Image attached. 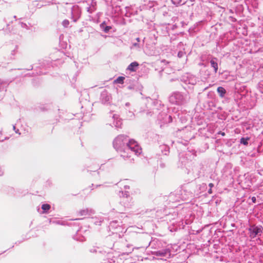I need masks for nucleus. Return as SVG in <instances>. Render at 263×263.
<instances>
[{
	"mask_svg": "<svg viewBox=\"0 0 263 263\" xmlns=\"http://www.w3.org/2000/svg\"><path fill=\"white\" fill-rule=\"evenodd\" d=\"M139 63L137 62H133L131 63L127 68V70L132 72H135L139 67Z\"/></svg>",
	"mask_w": 263,
	"mask_h": 263,
	"instance_id": "1a4fd4ad",
	"label": "nucleus"
},
{
	"mask_svg": "<svg viewBox=\"0 0 263 263\" xmlns=\"http://www.w3.org/2000/svg\"><path fill=\"white\" fill-rule=\"evenodd\" d=\"M136 40H137V41L138 42H140V38L137 37V38L136 39Z\"/></svg>",
	"mask_w": 263,
	"mask_h": 263,
	"instance_id": "bb28decb",
	"label": "nucleus"
},
{
	"mask_svg": "<svg viewBox=\"0 0 263 263\" xmlns=\"http://www.w3.org/2000/svg\"><path fill=\"white\" fill-rule=\"evenodd\" d=\"M112 118L115 120L114 125L117 128H121L122 122L120 119H119L118 115L114 114L112 116Z\"/></svg>",
	"mask_w": 263,
	"mask_h": 263,
	"instance_id": "9d476101",
	"label": "nucleus"
},
{
	"mask_svg": "<svg viewBox=\"0 0 263 263\" xmlns=\"http://www.w3.org/2000/svg\"><path fill=\"white\" fill-rule=\"evenodd\" d=\"M94 214V211L91 209L81 210L79 212V215L81 216H89Z\"/></svg>",
	"mask_w": 263,
	"mask_h": 263,
	"instance_id": "0eeeda50",
	"label": "nucleus"
},
{
	"mask_svg": "<svg viewBox=\"0 0 263 263\" xmlns=\"http://www.w3.org/2000/svg\"><path fill=\"white\" fill-rule=\"evenodd\" d=\"M100 99L103 103H108L111 100V96L107 90H104L101 93Z\"/></svg>",
	"mask_w": 263,
	"mask_h": 263,
	"instance_id": "39448f33",
	"label": "nucleus"
},
{
	"mask_svg": "<svg viewBox=\"0 0 263 263\" xmlns=\"http://www.w3.org/2000/svg\"><path fill=\"white\" fill-rule=\"evenodd\" d=\"M119 222L118 221H112V222H111L110 223V224H109V227L110 228H111V229H116L117 228V226H119V224H118L117 225H116L117 223H118Z\"/></svg>",
	"mask_w": 263,
	"mask_h": 263,
	"instance_id": "a211bd4d",
	"label": "nucleus"
},
{
	"mask_svg": "<svg viewBox=\"0 0 263 263\" xmlns=\"http://www.w3.org/2000/svg\"><path fill=\"white\" fill-rule=\"evenodd\" d=\"M251 200H252V202L253 203H255L256 202V198H255V197H252L251 198Z\"/></svg>",
	"mask_w": 263,
	"mask_h": 263,
	"instance_id": "5701e85b",
	"label": "nucleus"
},
{
	"mask_svg": "<svg viewBox=\"0 0 263 263\" xmlns=\"http://www.w3.org/2000/svg\"><path fill=\"white\" fill-rule=\"evenodd\" d=\"M125 189H129V186H125Z\"/></svg>",
	"mask_w": 263,
	"mask_h": 263,
	"instance_id": "2f4dec72",
	"label": "nucleus"
},
{
	"mask_svg": "<svg viewBox=\"0 0 263 263\" xmlns=\"http://www.w3.org/2000/svg\"><path fill=\"white\" fill-rule=\"evenodd\" d=\"M160 149L162 153L165 155H167L170 152V147L165 144L160 145Z\"/></svg>",
	"mask_w": 263,
	"mask_h": 263,
	"instance_id": "f8f14e48",
	"label": "nucleus"
},
{
	"mask_svg": "<svg viewBox=\"0 0 263 263\" xmlns=\"http://www.w3.org/2000/svg\"><path fill=\"white\" fill-rule=\"evenodd\" d=\"M221 135H222V136H224L225 134H224V133H222L221 134Z\"/></svg>",
	"mask_w": 263,
	"mask_h": 263,
	"instance_id": "473e14b6",
	"label": "nucleus"
},
{
	"mask_svg": "<svg viewBox=\"0 0 263 263\" xmlns=\"http://www.w3.org/2000/svg\"><path fill=\"white\" fill-rule=\"evenodd\" d=\"M211 66L214 68V72L216 73L218 69V59L216 58H213L210 61Z\"/></svg>",
	"mask_w": 263,
	"mask_h": 263,
	"instance_id": "6e6552de",
	"label": "nucleus"
},
{
	"mask_svg": "<svg viewBox=\"0 0 263 263\" xmlns=\"http://www.w3.org/2000/svg\"><path fill=\"white\" fill-rule=\"evenodd\" d=\"M128 141V136L125 135H120L118 136L113 141L114 147L116 151L122 152L126 149V145Z\"/></svg>",
	"mask_w": 263,
	"mask_h": 263,
	"instance_id": "7ed1b4c3",
	"label": "nucleus"
},
{
	"mask_svg": "<svg viewBox=\"0 0 263 263\" xmlns=\"http://www.w3.org/2000/svg\"><path fill=\"white\" fill-rule=\"evenodd\" d=\"M169 118L170 119L171 121H172V117L171 116H169Z\"/></svg>",
	"mask_w": 263,
	"mask_h": 263,
	"instance_id": "c85d7f7f",
	"label": "nucleus"
},
{
	"mask_svg": "<svg viewBox=\"0 0 263 263\" xmlns=\"http://www.w3.org/2000/svg\"><path fill=\"white\" fill-rule=\"evenodd\" d=\"M209 186H210V187L211 189H212L213 186H214V184L212 183H210L209 184Z\"/></svg>",
	"mask_w": 263,
	"mask_h": 263,
	"instance_id": "393cba45",
	"label": "nucleus"
},
{
	"mask_svg": "<svg viewBox=\"0 0 263 263\" xmlns=\"http://www.w3.org/2000/svg\"><path fill=\"white\" fill-rule=\"evenodd\" d=\"M42 209L44 212H47L50 209V205L48 204H43Z\"/></svg>",
	"mask_w": 263,
	"mask_h": 263,
	"instance_id": "6ab92c4d",
	"label": "nucleus"
},
{
	"mask_svg": "<svg viewBox=\"0 0 263 263\" xmlns=\"http://www.w3.org/2000/svg\"><path fill=\"white\" fill-rule=\"evenodd\" d=\"M250 138H241L240 139V143L242 144L245 145H247L248 144V141L249 140Z\"/></svg>",
	"mask_w": 263,
	"mask_h": 263,
	"instance_id": "f3484780",
	"label": "nucleus"
},
{
	"mask_svg": "<svg viewBox=\"0 0 263 263\" xmlns=\"http://www.w3.org/2000/svg\"><path fill=\"white\" fill-rule=\"evenodd\" d=\"M15 133H17L18 132V129H17V130L15 129Z\"/></svg>",
	"mask_w": 263,
	"mask_h": 263,
	"instance_id": "c756f323",
	"label": "nucleus"
},
{
	"mask_svg": "<svg viewBox=\"0 0 263 263\" xmlns=\"http://www.w3.org/2000/svg\"><path fill=\"white\" fill-rule=\"evenodd\" d=\"M132 200V198L129 197L128 193L127 192L124 194L121 202L123 203L125 207L129 208L132 205L131 202Z\"/></svg>",
	"mask_w": 263,
	"mask_h": 263,
	"instance_id": "423d86ee",
	"label": "nucleus"
},
{
	"mask_svg": "<svg viewBox=\"0 0 263 263\" xmlns=\"http://www.w3.org/2000/svg\"><path fill=\"white\" fill-rule=\"evenodd\" d=\"M133 46L135 47H139V44L138 43H135L133 44Z\"/></svg>",
	"mask_w": 263,
	"mask_h": 263,
	"instance_id": "b1692460",
	"label": "nucleus"
},
{
	"mask_svg": "<svg viewBox=\"0 0 263 263\" xmlns=\"http://www.w3.org/2000/svg\"><path fill=\"white\" fill-rule=\"evenodd\" d=\"M75 11L76 13V15H77V18L74 20V22H76L77 21V20L78 19V18H79L80 17V12H79V8L77 6H73L71 8V14L73 16H74L75 15V14H74Z\"/></svg>",
	"mask_w": 263,
	"mask_h": 263,
	"instance_id": "9b49d317",
	"label": "nucleus"
},
{
	"mask_svg": "<svg viewBox=\"0 0 263 263\" xmlns=\"http://www.w3.org/2000/svg\"><path fill=\"white\" fill-rule=\"evenodd\" d=\"M184 55V52H182V51H179L178 53V57L179 58H182Z\"/></svg>",
	"mask_w": 263,
	"mask_h": 263,
	"instance_id": "4be33fe9",
	"label": "nucleus"
},
{
	"mask_svg": "<svg viewBox=\"0 0 263 263\" xmlns=\"http://www.w3.org/2000/svg\"><path fill=\"white\" fill-rule=\"evenodd\" d=\"M101 28L105 32L107 33L111 29V26H106L105 23L104 22L100 25Z\"/></svg>",
	"mask_w": 263,
	"mask_h": 263,
	"instance_id": "4468645a",
	"label": "nucleus"
},
{
	"mask_svg": "<svg viewBox=\"0 0 263 263\" xmlns=\"http://www.w3.org/2000/svg\"><path fill=\"white\" fill-rule=\"evenodd\" d=\"M15 129H16L15 126H13V129H14V130H15Z\"/></svg>",
	"mask_w": 263,
	"mask_h": 263,
	"instance_id": "7c9ffc66",
	"label": "nucleus"
},
{
	"mask_svg": "<svg viewBox=\"0 0 263 263\" xmlns=\"http://www.w3.org/2000/svg\"><path fill=\"white\" fill-rule=\"evenodd\" d=\"M23 26H26V24H24V25H23Z\"/></svg>",
	"mask_w": 263,
	"mask_h": 263,
	"instance_id": "f704fd0d",
	"label": "nucleus"
},
{
	"mask_svg": "<svg viewBox=\"0 0 263 263\" xmlns=\"http://www.w3.org/2000/svg\"><path fill=\"white\" fill-rule=\"evenodd\" d=\"M249 236L251 238H254L257 235H260L262 232L263 228L261 226H251L248 229Z\"/></svg>",
	"mask_w": 263,
	"mask_h": 263,
	"instance_id": "20e7f679",
	"label": "nucleus"
},
{
	"mask_svg": "<svg viewBox=\"0 0 263 263\" xmlns=\"http://www.w3.org/2000/svg\"><path fill=\"white\" fill-rule=\"evenodd\" d=\"M141 153L142 148L138 143L133 139H128L127 144L126 145V149L122 152V154H121V157L128 162L133 163L134 161V158H132L133 154L134 153L136 155H139Z\"/></svg>",
	"mask_w": 263,
	"mask_h": 263,
	"instance_id": "f257e3e1",
	"label": "nucleus"
},
{
	"mask_svg": "<svg viewBox=\"0 0 263 263\" xmlns=\"http://www.w3.org/2000/svg\"><path fill=\"white\" fill-rule=\"evenodd\" d=\"M217 92L219 93L220 97H224L225 94L226 93V89L222 87H218L217 88Z\"/></svg>",
	"mask_w": 263,
	"mask_h": 263,
	"instance_id": "2eb2a0df",
	"label": "nucleus"
},
{
	"mask_svg": "<svg viewBox=\"0 0 263 263\" xmlns=\"http://www.w3.org/2000/svg\"><path fill=\"white\" fill-rule=\"evenodd\" d=\"M190 99L189 93H182L176 92L169 97V101L173 104L182 105L187 102Z\"/></svg>",
	"mask_w": 263,
	"mask_h": 263,
	"instance_id": "f03ea898",
	"label": "nucleus"
},
{
	"mask_svg": "<svg viewBox=\"0 0 263 263\" xmlns=\"http://www.w3.org/2000/svg\"><path fill=\"white\" fill-rule=\"evenodd\" d=\"M62 24L65 27H67L69 24V22L67 20H65L63 21Z\"/></svg>",
	"mask_w": 263,
	"mask_h": 263,
	"instance_id": "aec40b11",
	"label": "nucleus"
},
{
	"mask_svg": "<svg viewBox=\"0 0 263 263\" xmlns=\"http://www.w3.org/2000/svg\"><path fill=\"white\" fill-rule=\"evenodd\" d=\"M172 3H173V4L174 5H176V6H178V5H180V2H181V1H172Z\"/></svg>",
	"mask_w": 263,
	"mask_h": 263,
	"instance_id": "412c9836",
	"label": "nucleus"
},
{
	"mask_svg": "<svg viewBox=\"0 0 263 263\" xmlns=\"http://www.w3.org/2000/svg\"><path fill=\"white\" fill-rule=\"evenodd\" d=\"M87 11L90 13H92L96 10V2L91 1V3L90 6L87 8Z\"/></svg>",
	"mask_w": 263,
	"mask_h": 263,
	"instance_id": "ddd939ff",
	"label": "nucleus"
},
{
	"mask_svg": "<svg viewBox=\"0 0 263 263\" xmlns=\"http://www.w3.org/2000/svg\"><path fill=\"white\" fill-rule=\"evenodd\" d=\"M208 193H209V194H211V193H212V189H211V188H210V189L209 190V191H208Z\"/></svg>",
	"mask_w": 263,
	"mask_h": 263,
	"instance_id": "a878e982",
	"label": "nucleus"
},
{
	"mask_svg": "<svg viewBox=\"0 0 263 263\" xmlns=\"http://www.w3.org/2000/svg\"><path fill=\"white\" fill-rule=\"evenodd\" d=\"M24 24L23 23H22V26H23V25H24Z\"/></svg>",
	"mask_w": 263,
	"mask_h": 263,
	"instance_id": "72a5a7b5",
	"label": "nucleus"
},
{
	"mask_svg": "<svg viewBox=\"0 0 263 263\" xmlns=\"http://www.w3.org/2000/svg\"><path fill=\"white\" fill-rule=\"evenodd\" d=\"M125 78L123 77H119L117 79L115 80V83L119 84H123Z\"/></svg>",
	"mask_w": 263,
	"mask_h": 263,
	"instance_id": "dca6fc26",
	"label": "nucleus"
},
{
	"mask_svg": "<svg viewBox=\"0 0 263 263\" xmlns=\"http://www.w3.org/2000/svg\"><path fill=\"white\" fill-rule=\"evenodd\" d=\"M2 174H3V173H2V172L1 171V170H0V176H1Z\"/></svg>",
	"mask_w": 263,
	"mask_h": 263,
	"instance_id": "cd10ccee",
	"label": "nucleus"
}]
</instances>
